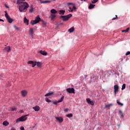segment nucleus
<instances>
[{
  "instance_id": "nucleus-1",
  "label": "nucleus",
  "mask_w": 130,
  "mask_h": 130,
  "mask_svg": "<svg viewBox=\"0 0 130 130\" xmlns=\"http://www.w3.org/2000/svg\"><path fill=\"white\" fill-rule=\"evenodd\" d=\"M17 4L18 5L19 10L21 13L25 12L29 8V4L25 2V0H18Z\"/></svg>"
},
{
  "instance_id": "nucleus-2",
  "label": "nucleus",
  "mask_w": 130,
  "mask_h": 130,
  "mask_svg": "<svg viewBox=\"0 0 130 130\" xmlns=\"http://www.w3.org/2000/svg\"><path fill=\"white\" fill-rule=\"evenodd\" d=\"M72 17H73V14H70L66 16L61 15L60 16V19H62V21H69L70 18H72Z\"/></svg>"
},
{
  "instance_id": "nucleus-3",
  "label": "nucleus",
  "mask_w": 130,
  "mask_h": 130,
  "mask_svg": "<svg viewBox=\"0 0 130 130\" xmlns=\"http://www.w3.org/2000/svg\"><path fill=\"white\" fill-rule=\"evenodd\" d=\"M41 18H40V17L38 15L36 18L34 20H31L30 22V24L31 25H35V24H38L41 21Z\"/></svg>"
},
{
  "instance_id": "nucleus-4",
  "label": "nucleus",
  "mask_w": 130,
  "mask_h": 130,
  "mask_svg": "<svg viewBox=\"0 0 130 130\" xmlns=\"http://www.w3.org/2000/svg\"><path fill=\"white\" fill-rule=\"evenodd\" d=\"M28 115H26L22 116L20 118H18V119H16V122L18 123V122H19V121H25V120H27V117L26 116H28Z\"/></svg>"
},
{
  "instance_id": "nucleus-5",
  "label": "nucleus",
  "mask_w": 130,
  "mask_h": 130,
  "mask_svg": "<svg viewBox=\"0 0 130 130\" xmlns=\"http://www.w3.org/2000/svg\"><path fill=\"white\" fill-rule=\"evenodd\" d=\"M119 89V87L118 86V85H115L114 86V95L115 96H116V93H117V92H118V90Z\"/></svg>"
},
{
  "instance_id": "nucleus-6",
  "label": "nucleus",
  "mask_w": 130,
  "mask_h": 130,
  "mask_svg": "<svg viewBox=\"0 0 130 130\" xmlns=\"http://www.w3.org/2000/svg\"><path fill=\"white\" fill-rule=\"evenodd\" d=\"M63 99H64V96H62L60 100H59L57 102H52V104L54 105H57V103H60V102H62L63 101Z\"/></svg>"
},
{
  "instance_id": "nucleus-7",
  "label": "nucleus",
  "mask_w": 130,
  "mask_h": 130,
  "mask_svg": "<svg viewBox=\"0 0 130 130\" xmlns=\"http://www.w3.org/2000/svg\"><path fill=\"white\" fill-rule=\"evenodd\" d=\"M66 91L70 93V94H75V89L74 88H69L66 89Z\"/></svg>"
},
{
  "instance_id": "nucleus-8",
  "label": "nucleus",
  "mask_w": 130,
  "mask_h": 130,
  "mask_svg": "<svg viewBox=\"0 0 130 130\" xmlns=\"http://www.w3.org/2000/svg\"><path fill=\"white\" fill-rule=\"evenodd\" d=\"M55 119L58 121L59 123H61L63 121V118L61 117H55Z\"/></svg>"
},
{
  "instance_id": "nucleus-9",
  "label": "nucleus",
  "mask_w": 130,
  "mask_h": 130,
  "mask_svg": "<svg viewBox=\"0 0 130 130\" xmlns=\"http://www.w3.org/2000/svg\"><path fill=\"white\" fill-rule=\"evenodd\" d=\"M6 19H7V21H8V22L10 23H13V21H14V20L13 19L11 18L10 16H9V15L7 14H6Z\"/></svg>"
},
{
  "instance_id": "nucleus-10",
  "label": "nucleus",
  "mask_w": 130,
  "mask_h": 130,
  "mask_svg": "<svg viewBox=\"0 0 130 130\" xmlns=\"http://www.w3.org/2000/svg\"><path fill=\"white\" fill-rule=\"evenodd\" d=\"M86 101H87V103H88V104L92 105V106H93V105H94V102L91 101V100H90V99H86Z\"/></svg>"
},
{
  "instance_id": "nucleus-11",
  "label": "nucleus",
  "mask_w": 130,
  "mask_h": 130,
  "mask_svg": "<svg viewBox=\"0 0 130 130\" xmlns=\"http://www.w3.org/2000/svg\"><path fill=\"white\" fill-rule=\"evenodd\" d=\"M74 10H77V8L75 6L69 7V12H73Z\"/></svg>"
},
{
  "instance_id": "nucleus-12",
  "label": "nucleus",
  "mask_w": 130,
  "mask_h": 130,
  "mask_svg": "<svg viewBox=\"0 0 130 130\" xmlns=\"http://www.w3.org/2000/svg\"><path fill=\"white\" fill-rule=\"evenodd\" d=\"M4 51H8V52H10L11 51V47L10 46H7L4 48L3 49Z\"/></svg>"
},
{
  "instance_id": "nucleus-13",
  "label": "nucleus",
  "mask_w": 130,
  "mask_h": 130,
  "mask_svg": "<svg viewBox=\"0 0 130 130\" xmlns=\"http://www.w3.org/2000/svg\"><path fill=\"white\" fill-rule=\"evenodd\" d=\"M32 109H34L36 111H39L40 110V107L38 106H36L35 107H32Z\"/></svg>"
},
{
  "instance_id": "nucleus-14",
  "label": "nucleus",
  "mask_w": 130,
  "mask_h": 130,
  "mask_svg": "<svg viewBox=\"0 0 130 130\" xmlns=\"http://www.w3.org/2000/svg\"><path fill=\"white\" fill-rule=\"evenodd\" d=\"M21 95L23 97H26V95H27V91L26 90L21 91Z\"/></svg>"
},
{
  "instance_id": "nucleus-15",
  "label": "nucleus",
  "mask_w": 130,
  "mask_h": 130,
  "mask_svg": "<svg viewBox=\"0 0 130 130\" xmlns=\"http://www.w3.org/2000/svg\"><path fill=\"white\" fill-rule=\"evenodd\" d=\"M119 115L120 117H121V118H123V117H124V116L123 115V113L122 112V111H121V110L119 111Z\"/></svg>"
},
{
  "instance_id": "nucleus-16",
  "label": "nucleus",
  "mask_w": 130,
  "mask_h": 130,
  "mask_svg": "<svg viewBox=\"0 0 130 130\" xmlns=\"http://www.w3.org/2000/svg\"><path fill=\"white\" fill-rule=\"evenodd\" d=\"M24 24H26V25H29V20H28L26 17L24 18Z\"/></svg>"
},
{
  "instance_id": "nucleus-17",
  "label": "nucleus",
  "mask_w": 130,
  "mask_h": 130,
  "mask_svg": "<svg viewBox=\"0 0 130 130\" xmlns=\"http://www.w3.org/2000/svg\"><path fill=\"white\" fill-rule=\"evenodd\" d=\"M51 14H55L57 13V11H56L55 9H53L50 10Z\"/></svg>"
},
{
  "instance_id": "nucleus-18",
  "label": "nucleus",
  "mask_w": 130,
  "mask_h": 130,
  "mask_svg": "<svg viewBox=\"0 0 130 130\" xmlns=\"http://www.w3.org/2000/svg\"><path fill=\"white\" fill-rule=\"evenodd\" d=\"M51 16H50V18L51 20H54V19H55L56 15L53 14H50Z\"/></svg>"
},
{
  "instance_id": "nucleus-19",
  "label": "nucleus",
  "mask_w": 130,
  "mask_h": 130,
  "mask_svg": "<svg viewBox=\"0 0 130 130\" xmlns=\"http://www.w3.org/2000/svg\"><path fill=\"white\" fill-rule=\"evenodd\" d=\"M40 53L42 54V55H47V52H45V51L41 50Z\"/></svg>"
},
{
  "instance_id": "nucleus-20",
  "label": "nucleus",
  "mask_w": 130,
  "mask_h": 130,
  "mask_svg": "<svg viewBox=\"0 0 130 130\" xmlns=\"http://www.w3.org/2000/svg\"><path fill=\"white\" fill-rule=\"evenodd\" d=\"M41 22L42 24L43 27H46V22L44 21L43 20H41Z\"/></svg>"
},
{
  "instance_id": "nucleus-21",
  "label": "nucleus",
  "mask_w": 130,
  "mask_h": 130,
  "mask_svg": "<svg viewBox=\"0 0 130 130\" xmlns=\"http://www.w3.org/2000/svg\"><path fill=\"white\" fill-rule=\"evenodd\" d=\"M75 31V28H74V26L72 27L68 30V32H70V33H72V32H74Z\"/></svg>"
},
{
  "instance_id": "nucleus-22",
  "label": "nucleus",
  "mask_w": 130,
  "mask_h": 130,
  "mask_svg": "<svg viewBox=\"0 0 130 130\" xmlns=\"http://www.w3.org/2000/svg\"><path fill=\"white\" fill-rule=\"evenodd\" d=\"M94 6L95 5L90 3L88 7V9H89V10H91V9H93Z\"/></svg>"
},
{
  "instance_id": "nucleus-23",
  "label": "nucleus",
  "mask_w": 130,
  "mask_h": 130,
  "mask_svg": "<svg viewBox=\"0 0 130 130\" xmlns=\"http://www.w3.org/2000/svg\"><path fill=\"white\" fill-rule=\"evenodd\" d=\"M36 65L38 68H41V66H42V63L41 62H36Z\"/></svg>"
},
{
  "instance_id": "nucleus-24",
  "label": "nucleus",
  "mask_w": 130,
  "mask_h": 130,
  "mask_svg": "<svg viewBox=\"0 0 130 130\" xmlns=\"http://www.w3.org/2000/svg\"><path fill=\"white\" fill-rule=\"evenodd\" d=\"M53 94V92H49L45 95V97H48V96H51V95Z\"/></svg>"
},
{
  "instance_id": "nucleus-25",
  "label": "nucleus",
  "mask_w": 130,
  "mask_h": 130,
  "mask_svg": "<svg viewBox=\"0 0 130 130\" xmlns=\"http://www.w3.org/2000/svg\"><path fill=\"white\" fill-rule=\"evenodd\" d=\"M48 3H50V1H40L41 4H48Z\"/></svg>"
},
{
  "instance_id": "nucleus-26",
  "label": "nucleus",
  "mask_w": 130,
  "mask_h": 130,
  "mask_svg": "<svg viewBox=\"0 0 130 130\" xmlns=\"http://www.w3.org/2000/svg\"><path fill=\"white\" fill-rule=\"evenodd\" d=\"M29 34L30 35H33V34H34V32H33V28H30L29 29Z\"/></svg>"
},
{
  "instance_id": "nucleus-27",
  "label": "nucleus",
  "mask_w": 130,
  "mask_h": 130,
  "mask_svg": "<svg viewBox=\"0 0 130 130\" xmlns=\"http://www.w3.org/2000/svg\"><path fill=\"white\" fill-rule=\"evenodd\" d=\"M3 125H5V126H7L8 125H9V122L8 121H4L3 123Z\"/></svg>"
},
{
  "instance_id": "nucleus-28",
  "label": "nucleus",
  "mask_w": 130,
  "mask_h": 130,
  "mask_svg": "<svg viewBox=\"0 0 130 130\" xmlns=\"http://www.w3.org/2000/svg\"><path fill=\"white\" fill-rule=\"evenodd\" d=\"M59 15H64L66 13V11L64 10H60L59 11Z\"/></svg>"
},
{
  "instance_id": "nucleus-29",
  "label": "nucleus",
  "mask_w": 130,
  "mask_h": 130,
  "mask_svg": "<svg viewBox=\"0 0 130 130\" xmlns=\"http://www.w3.org/2000/svg\"><path fill=\"white\" fill-rule=\"evenodd\" d=\"M67 117H69V118H71V117H73V114L71 113L66 115Z\"/></svg>"
},
{
  "instance_id": "nucleus-30",
  "label": "nucleus",
  "mask_w": 130,
  "mask_h": 130,
  "mask_svg": "<svg viewBox=\"0 0 130 130\" xmlns=\"http://www.w3.org/2000/svg\"><path fill=\"white\" fill-rule=\"evenodd\" d=\"M117 103L118 105H120V106H123V104L118 102V100H117Z\"/></svg>"
},
{
  "instance_id": "nucleus-31",
  "label": "nucleus",
  "mask_w": 130,
  "mask_h": 130,
  "mask_svg": "<svg viewBox=\"0 0 130 130\" xmlns=\"http://www.w3.org/2000/svg\"><path fill=\"white\" fill-rule=\"evenodd\" d=\"M17 111V108L16 107H12L11 108V111Z\"/></svg>"
},
{
  "instance_id": "nucleus-32",
  "label": "nucleus",
  "mask_w": 130,
  "mask_h": 130,
  "mask_svg": "<svg viewBox=\"0 0 130 130\" xmlns=\"http://www.w3.org/2000/svg\"><path fill=\"white\" fill-rule=\"evenodd\" d=\"M13 27L14 28H15V30H16L17 31H19V30H20V28H19V27H18L16 25H14Z\"/></svg>"
},
{
  "instance_id": "nucleus-33",
  "label": "nucleus",
  "mask_w": 130,
  "mask_h": 130,
  "mask_svg": "<svg viewBox=\"0 0 130 130\" xmlns=\"http://www.w3.org/2000/svg\"><path fill=\"white\" fill-rule=\"evenodd\" d=\"M112 105V104H110L109 105H106L105 107L106 108H109V107H110V106H111Z\"/></svg>"
},
{
  "instance_id": "nucleus-34",
  "label": "nucleus",
  "mask_w": 130,
  "mask_h": 130,
  "mask_svg": "<svg viewBox=\"0 0 130 130\" xmlns=\"http://www.w3.org/2000/svg\"><path fill=\"white\" fill-rule=\"evenodd\" d=\"M124 89H125V84L122 85L121 90H124Z\"/></svg>"
},
{
  "instance_id": "nucleus-35",
  "label": "nucleus",
  "mask_w": 130,
  "mask_h": 130,
  "mask_svg": "<svg viewBox=\"0 0 130 130\" xmlns=\"http://www.w3.org/2000/svg\"><path fill=\"white\" fill-rule=\"evenodd\" d=\"M98 2V0H93L91 1V4H96Z\"/></svg>"
},
{
  "instance_id": "nucleus-36",
  "label": "nucleus",
  "mask_w": 130,
  "mask_h": 130,
  "mask_svg": "<svg viewBox=\"0 0 130 130\" xmlns=\"http://www.w3.org/2000/svg\"><path fill=\"white\" fill-rule=\"evenodd\" d=\"M34 61H28L27 62V63H28V64H32V63H34Z\"/></svg>"
},
{
  "instance_id": "nucleus-37",
  "label": "nucleus",
  "mask_w": 130,
  "mask_h": 130,
  "mask_svg": "<svg viewBox=\"0 0 130 130\" xmlns=\"http://www.w3.org/2000/svg\"><path fill=\"white\" fill-rule=\"evenodd\" d=\"M45 100H46V102H51V101H50V100L48 99V98H46Z\"/></svg>"
},
{
  "instance_id": "nucleus-38",
  "label": "nucleus",
  "mask_w": 130,
  "mask_h": 130,
  "mask_svg": "<svg viewBox=\"0 0 130 130\" xmlns=\"http://www.w3.org/2000/svg\"><path fill=\"white\" fill-rule=\"evenodd\" d=\"M36 66V62H34V63H32V67L34 68Z\"/></svg>"
},
{
  "instance_id": "nucleus-39",
  "label": "nucleus",
  "mask_w": 130,
  "mask_h": 130,
  "mask_svg": "<svg viewBox=\"0 0 130 130\" xmlns=\"http://www.w3.org/2000/svg\"><path fill=\"white\" fill-rule=\"evenodd\" d=\"M129 30V27H127L126 29H125V32L126 33L127 32H128Z\"/></svg>"
},
{
  "instance_id": "nucleus-40",
  "label": "nucleus",
  "mask_w": 130,
  "mask_h": 130,
  "mask_svg": "<svg viewBox=\"0 0 130 130\" xmlns=\"http://www.w3.org/2000/svg\"><path fill=\"white\" fill-rule=\"evenodd\" d=\"M33 12V8H31L29 10V13H32Z\"/></svg>"
},
{
  "instance_id": "nucleus-41",
  "label": "nucleus",
  "mask_w": 130,
  "mask_h": 130,
  "mask_svg": "<svg viewBox=\"0 0 130 130\" xmlns=\"http://www.w3.org/2000/svg\"><path fill=\"white\" fill-rule=\"evenodd\" d=\"M130 51H128L125 53V55H129Z\"/></svg>"
},
{
  "instance_id": "nucleus-42",
  "label": "nucleus",
  "mask_w": 130,
  "mask_h": 130,
  "mask_svg": "<svg viewBox=\"0 0 130 130\" xmlns=\"http://www.w3.org/2000/svg\"><path fill=\"white\" fill-rule=\"evenodd\" d=\"M64 111H65V112H68L69 111V109H66L64 110Z\"/></svg>"
},
{
  "instance_id": "nucleus-43",
  "label": "nucleus",
  "mask_w": 130,
  "mask_h": 130,
  "mask_svg": "<svg viewBox=\"0 0 130 130\" xmlns=\"http://www.w3.org/2000/svg\"><path fill=\"white\" fill-rule=\"evenodd\" d=\"M5 17H6V15H8V12L7 11H5Z\"/></svg>"
},
{
  "instance_id": "nucleus-44",
  "label": "nucleus",
  "mask_w": 130,
  "mask_h": 130,
  "mask_svg": "<svg viewBox=\"0 0 130 130\" xmlns=\"http://www.w3.org/2000/svg\"><path fill=\"white\" fill-rule=\"evenodd\" d=\"M117 18V15H116V18H112V20H116Z\"/></svg>"
},
{
  "instance_id": "nucleus-45",
  "label": "nucleus",
  "mask_w": 130,
  "mask_h": 130,
  "mask_svg": "<svg viewBox=\"0 0 130 130\" xmlns=\"http://www.w3.org/2000/svg\"><path fill=\"white\" fill-rule=\"evenodd\" d=\"M20 129H21V130H25V128H24V127H21L20 128Z\"/></svg>"
},
{
  "instance_id": "nucleus-46",
  "label": "nucleus",
  "mask_w": 130,
  "mask_h": 130,
  "mask_svg": "<svg viewBox=\"0 0 130 130\" xmlns=\"http://www.w3.org/2000/svg\"><path fill=\"white\" fill-rule=\"evenodd\" d=\"M0 22H5V21L0 18Z\"/></svg>"
},
{
  "instance_id": "nucleus-47",
  "label": "nucleus",
  "mask_w": 130,
  "mask_h": 130,
  "mask_svg": "<svg viewBox=\"0 0 130 130\" xmlns=\"http://www.w3.org/2000/svg\"><path fill=\"white\" fill-rule=\"evenodd\" d=\"M6 7L8 9H9V6L6 5Z\"/></svg>"
},
{
  "instance_id": "nucleus-48",
  "label": "nucleus",
  "mask_w": 130,
  "mask_h": 130,
  "mask_svg": "<svg viewBox=\"0 0 130 130\" xmlns=\"http://www.w3.org/2000/svg\"><path fill=\"white\" fill-rule=\"evenodd\" d=\"M122 32H125V30H122Z\"/></svg>"
},
{
  "instance_id": "nucleus-49",
  "label": "nucleus",
  "mask_w": 130,
  "mask_h": 130,
  "mask_svg": "<svg viewBox=\"0 0 130 130\" xmlns=\"http://www.w3.org/2000/svg\"><path fill=\"white\" fill-rule=\"evenodd\" d=\"M1 77H3V74L0 75V78Z\"/></svg>"
},
{
  "instance_id": "nucleus-50",
  "label": "nucleus",
  "mask_w": 130,
  "mask_h": 130,
  "mask_svg": "<svg viewBox=\"0 0 130 130\" xmlns=\"http://www.w3.org/2000/svg\"><path fill=\"white\" fill-rule=\"evenodd\" d=\"M11 130H16V129L12 128V129H11Z\"/></svg>"
},
{
  "instance_id": "nucleus-51",
  "label": "nucleus",
  "mask_w": 130,
  "mask_h": 130,
  "mask_svg": "<svg viewBox=\"0 0 130 130\" xmlns=\"http://www.w3.org/2000/svg\"><path fill=\"white\" fill-rule=\"evenodd\" d=\"M69 5H72V3H69Z\"/></svg>"
},
{
  "instance_id": "nucleus-52",
  "label": "nucleus",
  "mask_w": 130,
  "mask_h": 130,
  "mask_svg": "<svg viewBox=\"0 0 130 130\" xmlns=\"http://www.w3.org/2000/svg\"><path fill=\"white\" fill-rule=\"evenodd\" d=\"M118 126H119V125H118Z\"/></svg>"
},
{
  "instance_id": "nucleus-53",
  "label": "nucleus",
  "mask_w": 130,
  "mask_h": 130,
  "mask_svg": "<svg viewBox=\"0 0 130 130\" xmlns=\"http://www.w3.org/2000/svg\"><path fill=\"white\" fill-rule=\"evenodd\" d=\"M38 1H41V0H38Z\"/></svg>"
},
{
  "instance_id": "nucleus-54",
  "label": "nucleus",
  "mask_w": 130,
  "mask_h": 130,
  "mask_svg": "<svg viewBox=\"0 0 130 130\" xmlns=\"http://www.w3.org/2000/svg\"><path fill=\"white\" fill-rule=\"evenodd\" d=\"M53 1H55V0H53Z\"/></svg>"
}]
</instances>
